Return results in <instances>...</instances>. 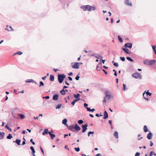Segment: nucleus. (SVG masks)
I'll return each mask as SVG.
<instances>
[{"label":"nucleus","instance_id":"4be33fe9","mask_svg":"<svg viewBox=\"0 0 156 156\" xmlns=\"http://www.w3.org/2000/svg\"><path fill=\"white\" fill-rule=\"evenodd\" d=\"M49 132H48V129H45L44 130V132L42 133V135H44L45 134H49Z\"/></svg>","mask_w":156,"mask_h":156},{"label":"nucleus","instance_id":"de8ad7c7","mask_svg":"<svg viewBox=\"0 0 156 156\" xmlns=\"http://www.w3.org/2000/svg\"><path fill=\"white\" fill-rule=\"evenodd\" d=\"M146 94H147V95H149L150 96H151L152 94L151 93H150L148 91H147L146 92Z\"/></svg>","mask_w":156,"mask_h":156},{"label":"nucleus","instance_id":"39448f33","mask_svg":"<svg viewBox=\"0 0 156 156\" xmlns=\"http://www.w3.org/2000/svg\"><path fill=\"white\" fill-rule=\"evenodd\" d=\"M132 76L136 79H141L142 78L141 75L138 73H133L132 74Z\"/></svg>","mask_w":156,"mask_h":156},{"label":"nucleus","instance_id":"412c9836","mask_svg":"<svg viewBox=\"0 0 156 156\" xmlns=\"http://www.w3.org/2000/svg\"><path fill=\"white\" fill-rule=\"evenodd\" d=\"M49 134L51 136V139L52 140L53 139L55 136V134L52 133H51V132H49Z\"/></svg>","mask_w":156,"mask_h":156},{"label":"nucleus","instance_id":"bf43d9fd","mask_svg":"<svg viewBox=\"0 0 156 156\" xmlns=\"http://www.w3.org/2000/svg\"><path fill=\"white\" fill-rule=\"evenodd\" d=\"M95 116L98 117H99L100 116H102V115L101 114L100 115H99L97 113L95 115Z\"/></svg>","mask_w":156,"mask_h":156},{"label":"nucleus","instance_id":"f257e3e1","mask_svg":"<svg viewBox=\"0 0 156 156\" xmlns=\"http://www.w3.org/2000/svg\"><path fill=\"white\" fill-rule=\"evenodd\" d=\"M67 127L68 129L72 131L75 132L76 131H78L80 129V127L77 124H75V126L73 125L70 126H67Z\"/></svg>","mask_w":156,"mask_h":156},{"label":"nucleus","instance_id":"dca6fc26","mask_svg":"<svg viewBox=\"0 0 156 156\" xmlns=\"http://www.w3.org/2000/svg\"><path fill=\"white\" fill-rule=\"evenodd\" d=\"M13 143H16L18 145H21L20 144L21 140H19V139H16L15 141H13Z\"/></svg>","mask_w":156,"mask_h":156},{"label":"nucleus","instance_id":"ddd939ff","mask_svg":"<svg viewBox=\"0 0 156 156\" xmlns=\"http://www.w3.org/2000/svg\"><path fill=\"white\" fill-rule=\"evenodd\" d=\"M125 52L126 53L129 55H131L133 53L130 51L129 49H123Z\"/></svg>","mask_w":156,"mask_h":156},{"label":"nucleus","instance_id":"37998d69","mask_svg":"<svg viewBox=\"0 0 156 156\" xmlns=\"http://www.w3.org/2000/svg\"><path fill=\"white\" fill-rule=\"evenodd\" d=\"M75 150L77 152H79L80 150V149L79 147L74 148Z\"/></svg>","mask_w":156,"mask_h":156},{"label":"nucleus","instance_id":"4d7b16f0","mask_svg":"<svg viewBox=\"0 0 156 156\" xmlns=\"http://www.w3.org/2000/svg\"><path fill=\"white\" fill-rule=\"evenodd\" d=\"M88 106V105L86 103H84V106L85 108H87V106Z\"/></svg>","mask_w":156,"mask_h":156},{"label":"nucleus","instance_id":"a18cd8bd","mask_svg":"<svg viewBox=\"0 0 156 156\" xmlns=\"http://www.w3.org/2000/svg\"><path fill=\"white\" fill-rule=\"evenodd\" d=\"M113 65L114 66L117 67L119 66V65L118 64V63H116V62H114L113 63Z\"/></svg>","mask_w":156,"mask_h":156},{"label":"nucleus","instance_id":"052dcab7","mask_svg":"<svg viewBox=\"0 0 156 156\" xmlns=\"http://www.w3.org/2000/svg\"><path fill=\"white\" fill-rule=\"evenodd\" d=\"M30 149L32 151L34 150V148L33 146H31L30 147Z\"/></svg>","mask_w":156,"mask_h":156},{"label":"nucleus","instance_id":"e2e57ef3","mask_svg":"<svg viewBox=\"0 0 156 156\" xmlns=\"http://www.w3.org/2000/svg\"><path fill=\"white\" fill-rule=\"evenodd\" d=\"M68 78L69 80H70V81L72 80V78L71 77L68 76Z\"/></svg>","mask_w":156,"mask_h":156},{"label":"nucleus","instance_id":"864d4df0","mask_svg":"<svg viewBox=\"0 0 156 156\" xmlns=\"http://www.w3.org/2000/svg\"><path fill=\"white\" fill-rule=\"evenodd\" d=\"M30 141L32 143V144H33V145H35V143L34 142L33 140V139H31L30 140Z\"/></svg>","mask_w":156,"mask_h":156},{"label":"nucleus","instance_id":"7c9ffc66","mask_svg":"<svg viewBox=\"0 0 156 156\" xmlns=\"http://www.w3.org/2000/svg\"><path fill=\"white\" fill-rule=\"evenodd\" d=\"M60 92L62 95H64L66 94V92H65V90L64 89H62L60 91Z\"/></svg>","mask_w":156,"mask_h":156},{"label":"nucleus","instance_id":"c03bdc74","mask_svg":"<svg viewBox=\"0 0 156 156\" xmlns=\"http://www.w3.org/2000/svg\"><path fill=\"white\" fill-rule=\"evenodd\" d=\"M127 89L126 88V84H123V90H125Z\"/></svg>","mask_w":156,"mask_h":156},{"label":"nucleus","instance_id":"338daca9","mask_svg":"<svg viewBox=\"0 0 156 156\" xmlns=\"http://www.w3.org/2000/svg\"><path fill=\"white\" fill-rule=\"evenodd\" d=\"M102 71L104 72V73L105 74H107V72H106L105 70L104 69H102Z\"/></svg>","mask_w":156,"mask_h":156},{"label":"nucleus","instance_id":"6e6d98bb","mask_svg":"<svg viewBox=\"0 0 156 156\" xmlns=\"http://www.w3.org/2000/svg\"><path fill=\"white\" fill-rule=\"evenodd\" d=\"M140 154L139 152H136L135 154V156H139Z\"/></svg>","mask_w":156,"mask_h":156},{"label":"nucleus","instance_id":"79ce46f5","mask_svg":"<svg viewBox=\"0 0 156 156\" xmlns=\"http://www.w3.org/2000/svg\"><path fill=\"white\" fill-rule=\"evenodd\" d=\"M106 98H105V97H104V99L103 101V104H104L106 102Z\"/></svg>","mask_w":156,"mask_h":156},{"label":"nucleus","instance_id":"c85d7f7f","mask_svg":"<svg viewBox=\"0 0 156 156\" xmlns=\"http://www.w3.org/2000/svg\"><path fill=\"white\" fill-rule=\"evenodd\" d=\"M18 115L20 116L21 119H23L25 118V116L24 115L21 114H19Z\"/></svg>","mask_w":156,"mask_h":156},{"label":"nucleus","instance_id":"5fc2aeb1","mask_svg":"<svg viewBox=\"0 0 156 156\" xmlns=\"http://www.w3.org/2000/svg\"><path fill=\"white\" fill-rule=\"evenodd\" d=\"M40 150H41V151L42 152V153L44 155V151L43 149L41 147H40Z\"/></svg>","mask_w":156,"mask_h":156},{"label":"nucleus","instance_id":"9d476101","mask_svg":"<svg viewBox=\"0 0 156 156\" xmlns=\"http://www.w3.org/2000/svg\"><path fill=\"white\" fill-rule=\"evenodd\" d=\"M102 65V63L101 62H99L96 67V69L98 71H100L101 69V66Z\"/></svg>","mask_w":156,"mask_h":156},{"label":"nucleus","instance_id":"0e129e2a","mask_svg":"<svg viewBox=\"0 0 156 156\" xmlns=\"http://www.w3.org/2000/svg\"><path fill=\"white\" fill-rule=\"evenodd\" d=\"M47 77V76H46L42 77V79L43 80H45L46 79V78Z\"/></svg>","mask_w":156,"mask_h":156},{"label":"nucleus","instance_id":"603ef678","mask_svg":"<svg viewBox=\"0 0 156 156\" xmlns=\"http://www.w3.org/2000/svg\"><path fill=\"white\" fill-rule=\"evenodd\" d=\"M113 71L114 72V75L115 76H117V73L116 71L115 70L113 69Z\"/></svg>","mask_w":156,"mask_h":156},{"label":"nucleus","instance_id":"774afa93","mask_svg":"<svg viewBox=\"0 0 156 156\" xmlns=\"http://www.w3.org/2000/svg\"><path fill=\"white\" fill-rule=\"evenodd\" d=\"M22 133L24 134L26 133H27V132H26L25 130H23Z\"/></svg>","mask_w":156,"mask_h":156},{"label":"nucleus","instance_id":"9b49d317","mask_svg":"<svg viewBox=\"0 0 156 156\" xmlns=\"http://www.w3.org/2000/svg\"><path fill=\"white\" fill-rule=\"evenodd\" d=\"M26 83H30V82H32V83H34L35 84H37V83L36 81H34L33 79H28V80H26Z\"/></svg>","mask_w":156,"mask_h":156},{"label":"nucleus","instance_id":"a211bd4d","mask_svg":"<svg viewBox=\"0 0 156 156\" xmlns=\"http://www.w3.org/2000/svg\"><path fill=\"white\" fill-rule=\"evenodd\" d=\"M129 0H126L125 1V3L126 5H129V6H131L132 5V4L131 3H129Z\"/></svg>","mask_w":156,"mask_h":156},{"label":"nucleus","instance_id":"f3484780","mask_svg":"<svg viewBox=\"0 0 156 156\" xmlns=\"http://www.w3.org/2000/svg\"><path fill=\"white\" fill-rule=\"evenodd\" d=\"M108 117V113L106 111H105L104 112V116L103 117V119H106Z\"/></svg>","mask_w":156,"mask_h":156},{"label":"nucleus","instance_id":"f704fd0d","mask_svg":"<svg viewBox=\"0 0 156 156\" xmlns=\"http://www.w3.org/2000/svg\"><path fill=\"white\" fill-rule=\"evenodd\" d=\"M62 105V104H58V105L56 107L55 109H58L60 108L61 107V106Z\"/></svg>","mask_w":156,"mask_h":156},{"label":"nucleus","instance_id":"6e6552de","mask_svg":"<svg viewBox=\"0 0 156 156\" xmlns=\"http://www.w3.org/2000/svg\"><path fill=\"white\" fill-rule=\"evenodd\" d=\"M88 124L87 123L85 124V125H82V127L83 128V130H82V132L84 133L85 132L86 130L87 129V127L88 126Z\"/></svg>","mask_w":156,"mask_h":156},{"label":"nucleus","instance_id":"a19ab883","mask_svg":"<svg viewBox=\"0 0 156 156\" xmlns=\"http://www.w3.org/2000/svg\"><path fill=\"white\" fill-rule=\"evenodd\" d=\"M83 122V121L82 120H79L78 121V123L79 124H81Z\"/></svg>","mask_w":156,"mask_h":156},{"label":"nucleus","instance_id":"423d86ee","mask_svg":"<svg viewBox=\"0 0 156 156\" xmlns=\"http://www.w3.org/2000/svg\"><path fill=\"white\" fill-rule=\"evenodd\" d=\"M132 46V44L131 43H126L125 44L124 47H122V49H126V48H131Z\"/></svg>","mask_w":156,"mask_h":156},{"label":"nucleus","instance_id":"7ed1b4c3","mask_svg":"<svg viewBox=\"0 0 156 156\" xmlns=\"http://www.w3.org/2000/svg\"><path fill=\"white\" fill-rule=\"evenodd\" d=\"M66 77L65 75L63 74H58V77L59 83H62Z\"/></svg>","mask_w":156,"mask_h":156},{"label":"nucleus","instance_id":"cd10ccee","mask_svg":"<svg viewBox=\"0 0 156 156\" xmlns=\"http://www.w3.org/2000/svg\"><path fill=\"white\" fill-rule=\"evenodd\" d=\"M144 130L145 133H146L148 131V129H147L146 126L145 125L144 126Z\"/></svg>","mask_w":156,"mask_h":156},{"label":"nucleus","instance_id":"c9c22d12","mask_svg":"<svg viewBox=\"0 0 156 156\" xmlns=\"http://www.w3.org/2000/svg\"><path fill=\"white\" fill-rule=\"evenodd\" d=\"M94 133V131H89L88 133V136H89L90 134H93Z\"/></svg>","mask_w":156,"mask_h":156},{"label":"nucleus","instance_id":"8fccbe9b","mask_svg":"<svg viewBox=\"0 0 156 156\" xmlns=\"http://www.w3.org/2000/svg\"><path fill=\"white\" fill-rule=\"evenodd\" d=\"M80 77L79 75H77L76 77H75V79L77 80H79V79L80 78Z\"/></svg>","mask_w":156,"mask_h":156},{"label":"nucleus","instance_id":"6ab92c4d","mask_svg":"<svg viewBox=\"0 0 156 156\" xmlns=\"http://www.w3.org/2000/svg\"><path fill=\"white\" fill-rule=\"evenodd\" d=\"M155 60H149V65H152L154 64L155 62Z\"/></svg>","mask_w":156,"mask_h":156},{"label":"nucleus","instance_id":"f8f14e48","mask_svg":"<svg viewBox=\"0 0 156 156\" xmlns=\"http://www.w3.org/2000/svg\"><path fill=\"white\" fill-rule=\"evenodd\" d=\"M152 133L150 132L149 133L147 134V137L148 139L150 140L152 138Z\"/></svg>","mask_w":156,"mask_h":156},{"label":"nucleus","instance_id":"4c0bfd02","mask_svg":"<svg viewBox=\"0 0 156 156\" xmlns=\"http://www.w3.org/2000/svg\"><path fill=\"white\" fill-rule=\"evenodd\" d=\"M5 127L7 129H8L9 131H11L12 129L11 128H10L9 126H8V125H6L5 126Z\"/></svg>","mask_w":156,"mask_h":156},{"label":"nucleus","instance_id":"58836bf2","mask_svg":"<svg viewBox=\"0 0 156 156\" xmlns=\"http://www.w3.org/2000/svg\"><path fill=\"white\" fill-rule=\"evenodd\" d=\"M40 85H39V87H41L42 86H43L44 85V83H43V82L42 81H41L40 82Z\"/></svg>","mask_w":156,"mask_h":156},{"label":"nucleus","instance_id":"2f4dec72","mask_svg":"<svg viewBox=\"0 0 156 156\" xmlns=\"http://www.w3.org/2000/svg\"><path fill=\"white\" fill-rule=\"evenodd\" d=\"M12 137V136L10 134H9V135L7 137V138L8 139H11Z\"/></svg>","mask_w":156,"mask_h":156},{"label":"nucleus","instance_id":"09e8293b","mask_svg":"<svg viewBox=\"0 0 156 156\" xmlns=\"http://www.w3.org/2000/svg\"><path fill=\"white\" fill-rule=\"evenodd\" d=\"M76 101L75 100H74L72 102H71V104L73 106L74 105L75 103L76 102Z\"/></svg>","mask_w":156,"mask_h":156},{"label":"nucleus","instance_id":"2eb2a0df","mask_svg":"<svg viewBox=\"0 0 156 156\" xmlns=\"http://www.w3.org/2000/svg\"><path fill=\"white\" fill-rule=\"evenodd\" d=\"M96 9V8L93 6H91L90 5L89 8L88 9L89 11H91L92 10L94 11Z\"/></svg>","mask_w":156,"mask_h":156},{"label":"nucleus","instance_id":"1a4fd4ad","mask_svg":"<svg viewBox=\"0 0 156 156\" xmlns=\"http://www.w3.org/2000/svg\"><path fill=\"white\" fill-rule=\"evenodd\" d=\"M72 67L73 68L78 69L79 68V66L78 65V62H76L74 63V64L72 65Z\"/></svg>","mask_w":156,"mask_h":156},{"label":"nucleus","instance_id":"473e14b6","mask_svg":"<svg viewBox=\"0 0 156 156\" xmlns=\"http://www.w3.org/2000/svg\"><path fill=\"white\" fill-rule=\"evenodd\" d=\"M126 58L130 62H133V60L129 57H127Z\"/></svg>","mask_w":156,"mask_h":156},{"label":"nucleus","instance_id":"aec40b11","mask_svg":"<svg viewBox=\"0 0 156 156\" xmlns=\"http://www.w3.org/2000/svg\"><path fill=\"white\" fill-rule=\"evenodd\" d=\"M67 120L66 119H65L62 120V123L64 124L65 125H66L67 126H68L67 123Z\"/></svg>","mask_w":156,"mask_h":156},{"label":"nucleus","instance_id":"e433bc0d","mask_svg":"<svg viewBox=\"0 0 156 156\" xmlns=\"http://www.w3.org/2000/svg\"><path fill=\"white\" fill-rule=\"evenodd\" d=\"M118 39H119V41L121 42H123L122 38L120 36H119V35L118 36Z\"/></svg>","mask_w":156,"mask_h":156},{"label":"nucleus","instance_id":"0eeeda50","mask_svg":"<svg viewBox=\"0 0 156 156\" xmlns=\"http://www.w3.org/2000/svg\"><path fill=\"white\" fill-rule=\"evenodd\" d=\"M90 5H82L81 6V8L84 11H89V8Z\"/></svg>","mask_w":156,"mask_h":156},{"label":"nucleus","instance_id":"ea45409f","mask_svg":"<svg viewBox=\"0 0 156 156\" xmlns=\"http://www.w3.org/2000/svg\"><path fill=\"white\" fill-rule=\"evenodd\" d=\"M153 154L154 155H156V154L155 153H154L152 151H151L150 152V156H152L153 154Z\"/></svg>","mask_w":156,"mask_h":156},{"label":"nucleus","instance_id":"bb28decb","mask_svg":"<svg viewBox=\"0 0 156 156\" xmlns=\"http://www.w3.org/2000/svg\"><path fill=\"white\" fill-rule=\"evenodd\" d=\"M114 136L115 137V138L117 139L118 138V133L116 131L115 132V133L114 134Z\"/></svg>","mask_w":156,"mask_h":156},{"label":"nucleus","instance_id":"69168bd1","mask_svg":"<svg viewBox=\"0 0 156 156\" xmlns=\"http://www.w3.org/2000/svg\"><path fill=\"white\" fill-rule=\"evenodd\" d=\"M32 154L33 155H34V154H35V150H34V151H32Z\"/></svg>","mask_w":156,"mask_h":156},{"label":"nucleus","instance_id":"13d9d810","mask_svg":"<svg viewBox=\"0 0 156 156\" xmlns=\"http://www.w3.org/2000/svg\"><path fill=\"white\" fill-rule=\"evenodd\" d=\"M76 99L75 100L77 101H79L80 100V97H78V98H76Z\"/></svg>","mask_w":156,"mask_h":156},{"label":"nucleus","instance_id":"f03ea898","mask_svg":"<svg viewBox=\"0 0 156 156\" xmlns=\"http://www.w3.org/2000/svg\"><path fill=\"white\" fill-rule=\"evenodd\" d=\"M105 98H107V99H113V97L111 94V93L109 90H106L105 92Z\"/></svg>","mask_w":156,"mask_h":156},{"label":"nucleus","instance_id":"680f3d73","mask_svg":"<svg viewBox=\"0 0 156 156\" xmlns=\"http://www.w3.org/2000/svg\"><path fill=\"white\" fill-rule=\"evenodd\" d=\"M86 108L87 109V111L90 112V111L91 110V109H90V108L87 107V108Z\"/></svg>","mask_w":156,"mask_h":156},{"label":"nucleus","instance_id":"c756f323","mask_svg":"<svg viewBox=\"0 0 156 156\" xmlns=\"http://www.w3.org/2000/svg\"><path fill=\"white\" fill-rule=\"evenodd\" d=\"M22 54V52H21V51H17L16 53H14L13 54V55H21Z\"/></svg>","mask_w":156,"mask_h":156},{"label":"nucleus","instance_id":"a878e982","mask_svg":"<svg viewBox=\"0 0 156 156\" xmlns=\"http://www.w3.org/2000/svg\"><path fill=\"white\" fill-rule=\"evenodd\" d=\"M149 60H145L144 61V64L148 65H149Z\"/></svg>","mask_w":156,"mask_h":156},{"label":"nucleus","instance_id":"4468645a","mask_svg":"<svg viewBox=\"0 0 156 156\" xmlns=\"http://www.w3.org/2000/svg\"><path fill=\"white\" fill-rule=\"evenodd\" d=\"M58 98V95L57 94H54L52 97V99L54 100H57Z\"/></svg>","mask_w":156,"mask_h":156},{"label":"nucleus","instance_id":"393cba45","mask_svg":"<svg viewBox=\"0 0 156 156\" xmlns=\"http://www.w3.org/2000/svg\"><path fill=\"white\" fill-rule=\"evenodd\" d=\"M50 80L51 81H53L54 80V77L52 75H50Z\"/></svg>","mask_w":156,"mask_h":156},{"label":"nucleus","instance_id":"49530a36","mask_svg":"<svg viewBox=\"0 0 156 156\" xmlns=\"http://www.w3.org/2000/svg\"><path fill=\"white\" fill-rule=\"evenodd\" d=\"M120 58L122 61H124L125 60V58L124 57H120Z\"/></svg>","mask_w":156,"mask_h":156},{"label":"nucleus","instance_id":"3c124183","mask_svg":"<svg viewBox=\"0 0 156 156\" xmlns=\"http://www.w3.org/2000/svg\"><path fill=\"white\" fill-rule=\"evenodd\" d=\"M50 97L49 96H47L45 97H43V98H45L46 99H49Z\"/></svg>","mask_w":156,"mask_h":156},{"label":"nucleus","instance_id":"5701e85b","mask_svg":"<svg viewBox=\"0 0 156 156\" xmlns=\"http://www.w3.org/2000/svg\"><path fill=\"white\" fill-rule=\"evenodd\" d=\"M6 27L7 29H7L8 31H11L12 30H13V29L11 27L8 25L6 26Z\"/></svg>","mask_w":156,"mask_h":156},{"label":"nucleus","instance_id":"72a5a7b5","mask_svg":"<svg viewBox=\"0 0 156 156\" xmlns=\"http://www.w3.org/2000/svg\"><path fill=\"white\" fill-rule=\"evenodd\" d=\"M80 94H74L73 95V97L74 98H76L78 97H80Z\"/></svg>","mask_w":156,"mask_h":156},{"label":"nucleus","instance_id":"b1692460","mask_svg":"<svg viewBox=\"0 0 156 156\" xmlns=\"http://www.w3.org/2000/svg\"><path fill=\"white\" fill-rule=\"evenodd\" d=\"M5 133H2L0 132V139H3L5 136Z\"/></svg>","mask_w":156,"mask_h":156},{"label":"nucleus","instance_id":"20e7f679","mask_svg":"<svg viewBox=\"0 0 156 156\" xmlns=\"http://www.w3.org/2000/svg\"><path fill=\"white\" fill-rule=\"evenodd\" d=\"M88 55L90 56H94L98 59H102L103 58L102 56L96 53H93L92 54L89 53Z\"/></svg>","mask_w":156,"mask_h":156}]
</instances>
